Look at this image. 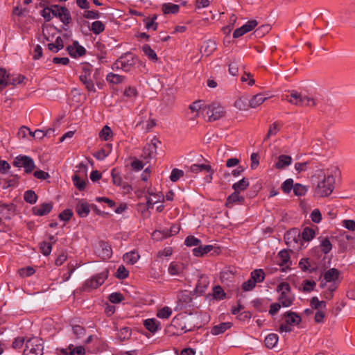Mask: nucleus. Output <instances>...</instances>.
<instances>
[{"label": "nucleus", "instance_id": "obj_42", "mask_svg": "<svg viewBox=\"0 0 355 355\" xmlns=\"http://www.w3.org/2000/svg\"><path fill=\"white\" fill-rule=\"evenodd\" d=\"M157 19V15H153L152 17H148L144 20L145 23L146 28L148 30L153 29V31H156L157 28V24L155 23V20Z\"/></svg>", "mask_w": 355, "mask_h": 355}, {"label": "nucleus", "instance_id": "obj_40", "mask_svg": "<svg viewBox=\"0 0 355 355\" xmlns=\"http://www.w3.org/2000/svg\"><path fill=\"white\" fill-rule=\"evenodd\" d=\"M72 180L74 186L78 188L80 191H83L85 189L86 187V181L80 178L78 175L75 174L72 177Z\"/></svg>", "mask_w": 355, "mask_h": 355}, {"label": "nucleus", "instance_id": "obj_17", "mask_svg": "<svg viewBox=\"0 0 355 355\" xmlns=\"http://www.w3.org/2000/svg\"><path fill=\"white\" fill-rule=\"evenodd\" d=\"M53 209V205L51 202H44L33 208V212L36 216H45L48 214Z\"/></svg>", "mask_w": 355, "mask_h": 355}, {"label": "nucleus", "instance_id": "obj_18", "mask_svg": "<svg viewBox=\"0 0 355 355\" xmlns=\"http://www.w3.org/2000/svg\"><path fill=\"white\" fill-rule=\"evenodd\" d=\"M76 211L80 217H86L90 212V205L88 202L80 200L76 206Z\"/></svg>", "mask_w": 355, "mask_h": 355}, {"label": "nucleus", "instance_id": "obj_27", "mask_svg": "<svg viewBox=\"0 0 355 355\" xmlns=\"http://www.w3.org/2000/svg\"><path fill=\"white\" fill-rule=\"evenodd\" d=\"M162 10L165 15L176 14L179 12L180 6L172 3H166L162 5Z\"/></svg>", "mask_w": 355, "mask_h": 355}, {"label": "nucleus", "instance_id": "obj_56", "mask_svg": "<svg viewBox=\"0 0 355 355\" xmlns=\"http://www.w3.org/2000/svg\"><path fill=\"white\" fill-rule=\"evenodd\" d=\"M320 247L322 252L327 254L331 250L332 245L328 239H324L322 241Z\"/></svg>", "mask_w": 355, "mask_h": 355}, {"label": "nucleus", "instance_id": "obj_35", "mask_svg": "<svg viewBox=\"0 0 355 355\" xmlns=\"http://www.w3.org/2000/svg\"><path fill=\"white\" fill-rule=\"evenodd\" d=\"M124 78V76L113 73H108L106 77L107 81L114 85H117L122 83Z\"/></svg>", "mask_w": 355, "mask_h": 355}, {"label": "nucleus", "instance_id": "obj_26", "mask_svg": "<svg viewBox=\"0 0 355 355\" xmlns=\"http://www.w3.org/2000/svg\"><path fill=\"white\" fill-rule=\"evenodd\" d=\"M139 257L138 252L133 250L123 255V261L128 264L133 265L139 260Z\"/></svg>", "mask_w": 355, "mask_h": 355}, {"label": "nucleus", "instance_id": "obj_44", "mask_svg": "<svg viewBox=\"0 0 355 355\" xmlns=\"http://www.w3.org/2000/svg\"><path fill=\"white\" fill-rule=\"evenodd\" d=\"M189 170L194 173H198L203 171H210V166L208 164H192Z\"/></svg>", "mask_w": 355, "mask_h": 355}, {"label": "nucleus", "instance_id": "obj_51", "mask_svg": "<svg viewBox=\"0 0 355 355\" xmlns=\"http://www.w3.org/2000/svg\"><path fill=\"white\" fill-rule=\"evenodd\" d=\"M9 74L4 69H0V89H4L8 85Z\"/></svg>", "mask_w": 355, "mask_h": 355}, {"label": "nucleus", "instance_id": "obj_63", "mask_svg": "<svg viewBox=\"0 0 355 355\" xmlns=\"http://www.w3.org/2000/svg\"><path fill=\"white\" fill-rule=\"evenodd\" d=\"M40 249H41L42 253L44 255L48 256L51 252L52 245H51V244H50L49 243L42 242L40 244Z\"/></svg>", "mask_w": 355, "mask_h": 355}, {"label": "nucleus", "instance_id": "obj_28", "mask_svg": "<svg viewBox=\"0 0 355 355\" xmlns=\"http://www.w3.org/2000/svg\"><path fill=\"white\" fill-rule=\"evenodd\" d=\"M310 306L312 309L319 311L325 309L327 304L325 301L320 300L318 297H313L310 300Z\"/></svg>", "mask_w": 355, "mask_h": 355}, {"label": "nucleus", "instance_id": "obj_20", "mask_svg": "<svg viewBox=\"0 0 355 355\" xmlns=\"http://www.w3.org/2000/svg\"><path fill=\"white\" fill-rule=\"evenodd\" d=\"M144 325L152 333L157 332L161 328L160 322L155 318H149L144 320Z\"/></svg>", "mask_w": 355, "mask_h": 355}, {"label": "nucleus", "instance_id": "obj_36", "mask_svg": "<svg viewBox=\"0 0 355 355\" xmlns=\"http://www.w3.org/2000/svg\"><path fill=\"white\" fill-rule=\"evenodd\" d=\"M142 51L144 52V53L148 56V58L149 59H150L151 60L154 61V62H156L158 60V58L157 56V54L155 52V51L153 49H152L150 48V46L148 44H144L143 46H142Z\"/></svg>", "mask_w": 355, "mask_h": 355}, {"label": "nucleus", "instance_id": "obj_10", "mask_svg": "<svg viewBox=\"0 0 355 355\" xmlns=\"http://www.w3.org/2000/svg\"><path fill=\"white\" fill-rule=\"evenodd\" d=\"M53 16L58 17L64 24H69L71 18L68 9L65 7L53 5Z\"/></svg>", "mask_w": 355, "mask_h": 355}, {"label": "nucleus", "instance_id": "obj_3", "mask_svg": "<svg viewBox=\"0 0 355 355\" xmlns=\"http://www.w3.org/2000/svg\"><path fill=\"white\" fill-rule=\"evenodd\" d=\"M277 291L279 293V302L284 307L290 306L294 300L295 296L291 293V288L288 283L282 282L277 287Z\"/></svg>", "mask_w": 355, "mask_h": 355}, {"label": "nucleus", "instance_id": "obj_39", "mask_svg": "<svg viewBox=\"0 0 355 355\" xmlns=\"http://www.w3.org/2000/svg\"><path fill=\"white\" fill-rule=\"evenodd\" d=\"M316 282L309 279H305L302 283V291L304 293H310L315 289Z\"/></svg>", "mask_w": 355, "mask_h": 355}, {"label": "nucleus", "instance_id": "obj_29", "mask_svg": "<svg viewBox=\"0 0 355 355\" xmlns=\"http://www.w3.org/2000/svg\"><path fill=\"white\" fill-rule=\"evenodd\" d=\"M268 97L264 96L262 94H258L252 96L250 101V105L252 108H256L262 104Z\"/></svg>", "mask_w": 355, "mask_h": 355}, {"label": "nucleus", "instance_id": "obj_50", "mask_svg": "<svg viewBox=\"0 0 355 355\" xmlns=\"http://www.w3.org/2000/svg\"><path fill=\"white\" fill-rule=\"evenodd\" d=\"M184 244L187 246H199L201 244V241L194 236H188L184 241Z\"/></svg>", "mask_w": 355, "mask_h": 355}, {"label": "nucleus", "instance_id": "obj_58", "mask_svg": "<svg viewBox=\"0 0 355 355\" xmlns=\"http://www.w3.org/2000/svg\"><path fill=\"white\" fill-rule=\"evenodd\" d=\"M203 103L202 101H197L189 105V109L195 113L194 116H198V111L202 109Z\"/></svg>", "mask_w": 355, "mask_h": 355}, {"label": "nucleus", "instance_id": "obj_31", "mask_svg": "<svg viewBox=\"0 0 355 355\" xmlns=\"http://www.w3.org/2000/svg\"><path fill=\"white\" fill-rule=\"evenodd\" d=\"M248 187V180L243 178L239 182L233 184L232 189L234 190V191L240 193L241 191L245 190Z\"/></svg>", "mask_w": 355, "mask_h": 355}, {"label": "nucleus", "instance_id": "obj_14", "mask_svg": "<svg viewBox=\"0 0 355 355\" xmlns=\"http://www.w3.org/2000/svg\"><path fill=\"white\" fill-rule=\"evenodd\" d=\"M67 51L69 54L73 58L83 56L86 53L85 49L80 45L77 41L73 42L72 45L67 46Z\"/></svg>", "mask_w": 355, "mask_h": 355}, {"label": "nucleus", "instance_id": "obj_2", "mask_svg": "<svg viewBox=\"0 0 355 355\" xmlns=\"http://www.w3.org/2000/svg\"><path fill=\"white\" fill-rule=\"evenodd\" d=\"M315 190V194L318 197H327L334 190L335 179L331 175H324L320 177Z\"/></svg>", "mask_w": 355, "mask_h": 355}, {"label": "nucleus", "instance_id": "obj_24", "mask_svg": "<svg viewBox=\"0 0 355 355\" xmlns=\"http://www.w3.org/2000/svg\"><path fill=\"white\" fill-rule=\"evenodd\" d=\"M214 249L211 245H201V244L193 250V254L196 257H202Z\"/></svg>", "mask_w": 355, "mask_h": 355}, {"label": "nucleus", "instance_id": "obj_23", "mask_svg": "<svg viewBox=\"0 0 355 355\" xmlns=\"http://www.w3.org/2000/svg\"><path fill=\"white\" fill-rule=\"evenodd\" d=\"M48 49L53 53H57L64 48L63 40L61 37H57L54 42L47 44Z\"/></svg>", "mask_w": 355, "mask_h": 355}, {"label": "nucleus", "instance_id": "obj_62", "mask_svg": "<svg viewBox=\"0 0 355 355\" xmlns=\"http://www.w3.org/2000/svg\"><path fill=\"white\" fill-rule=\"evenodd\" d=\"M255 286L256 283L254 282V280L250 278L242 284V288L244 291H252Z\"/></svg>", "mask_w": 355, "mask_h": 355}, {"label": "nucleus", "instance_id": "obj_52", "mask_svg": "<svg viewBox=\"0 0 355 355\" xmlns=\"http://www.w3.org/2000/svg\"><path fill=\"white\" fill-rule=\"evenodd\" d=\"M293 180L291 178L286 180L282 184V189L285 193H288L293 189Z\"/></svg>", "mask_w": 355, "mask_h": 355}, {"label": "nucleus", "instance_id": "obj_5", "mask_svg": "<svg viewBox=\"0 0 355 355\" xmlns=\"http://www.w3.org/2000/svg\"><path fill=\"white\" fill-rule=\"evenodd\" d=\"M108 272L105 270L87 279L83 284V291L89 292L101 286L107 277Z\"/></svg>", "mask_w": 355, "mask_h": 355}, {"label": "nucleus", "instance_id": "obj_4", "mask_svg": "<svg viewBox=\"0 0 355 355\" xmlns=\"http://www.w3.org/2000/svg\"><path fill=\"white\" fill-rule=\"evenodd\" d=\"M42 340L40 338L33 337L26 343L24 355H42Z\"/></svg>", "mask_w": 355, "mask_h": 355}, {"label": "nucleus", "instance_id": "obj_25", "mask_svg": "<svg viewBox=\"0 0 355 355\" xmlns=\"http://www.w3.org/2000/svg\"><path fill=\"white\" fill-rule=\"evenodd\" d=\"M232 327V323L230 322H222L217 325H215L212 327L211 330V333L213 335H219L220 334L224 333L226 330L230 329Z\"/></svg>", "mask_w": 355, "mask_h": 355}, {"label": "nucleus", "instance_id": "obj_32", "mask_svg": "<svg viewBox=\"0 0 355 355\" xmlns=\"http://www.w3.org/2000/svg\"><path fill=\"white\" fill-rule=\"evenodd\" d=\"M265 345L268 348L272 349L278 342V336L276 334H270L265 338Z\"/></svg>", "mask_w": 355, "mask_h": 355}, {"label": "nucleus", "instance_id": "obj_37", "mask_svg": "<svg viewBox=\"0 0 355 355\" xmlns=\"http://www.w3.org/2000/svg\"><path fill=\"white\" fill-rule=\"evenodd\" d=\"M24 199L26 202L33 205L37 200V196L33 190H28L24 194Z\"/></svg>", "mask_w": 355, "mask_h": 355}, {"label": "nucleus", "instance_id": "obj_41", "mask_svg": "<svg viewBox=\"0 0 355 355\" xmlns=\"http://www.w3.org/2000/svg\"><path fill=\"white\" fill-rule=\"evenodd\" d=\"M281 128V125L278 122L273 123L269 128V130L268 131V133L264 139V140H266L269 139L271 136H275L277 135V133L279 131Z\"/></svg>", "mask_w": 355, "mask_h": 355}, {"label": "nucleus", "instance_id": "obj_1", "mask_svg": "<svg viewBox=\"0 0 355 355\" xmlns=\"http://www.w3.org/2000/svg\"><path fill=\"white\" fill-rule=\"evenodd\" d=\"M282 100L297 106H314L315 101L312 97L306 96L296 90L289 91L282 95Z\"/></svg>", "mask_w": 355, "mask_h": 355}, {"label": "nucleus", "instance_id": "obj_43", "mask_svg": "<svg viewBox=\"0 0 355 355\" xmlns=\"http://www.w3.org/2000/svg\"><path fill=\"white\" fill-rule=\"evenodd\" d=\"M80 80L89 92H95V87L93 82L87 78L86 74L80 75Z\"/></svg>", "mask_w": 355, "mask_h": 355}, {"label": "nucleus", "instance_id": "obj_59", "mask_svg": "<svg viewBox=\"0 0 355 355\" xmlns=\"http://www.w3.org/2000/svg\"><path fill=\"white\" fill-rule=\"evenodd\" d=\"M131 336V330L128 327H123L119 332V338L121 340L128 339Z\"/></svg>", "mask_w": 355, "mask_h": 355}, {"label": "nucleus", "instance_id": "obj_38", "mask_svg": "<svg viewBox=\"0 0 355 355\" xmlns=\"http://www.w3.org/2000/svg\"><path fill=\"white\" fill-rule=\"evenodd\" d=\"M173 311L168 306H164L157 312V317L161 319H168L172 315Z\"/></svg>", "mask_w": 355, "mask_h": 355}, {"label": "nucleus", "instance_id": "obj_55", "mask_svg": "<svg viewBox=\"0 0 355 355\" xmlns=\"http://www.w3.org/2000/svg\"><path fill=\"white\" fill-rule=\"evenodd\" d=\"M25 79V77L24 76H21L20 75H17L16 76H10L9 75V77H8V85H17V84H19V83H21Z\"/></svg>", "mask_w": 355, "mask_h": 355}, {"label": "nucleus", "instance_id": "obj_16", "mask_svg": "<svg viewBox=\"0 0 355 355\" xmlns=\"http://www.w3.org/2000/svg\"><path fill=\"white\" fill-rule=\"evenodd\" d=\"M245 198L240 195V193L234 191L227 198L225 205L227 207H232L234 205L243 204Z\"/></svg>", "mask_w": 355, "mask_h": 355}, {"label": "nucleus", "instance_id": "obj_11", "mask_svg": "<svg viewBox=\"0 0 355 355\" xmlns=\"http://www.w3.org/2000/svg\"><path fill=\"white\" fill-rule=\"evenodd\" d=\"M258 23L256 20L248 21L246 24L243 25L241 27L236 28L233 33V37L238 38L243 35L244 34L251 31L254 29Z\"/></svg>", "mask_w": 355, "mask_h": 355}, {"label": "nucleus", "instance_id": "obj_13", "mask_svg": "<svg viewBox=\"0 0 355 355\" xmlns=\"http://www.w3.org/2000/svg\"><path fill=\"white\" fill-rule=\"evenodd\" d=\"M276 261L279 266L283 267V271L285 270V268H288L291 263L288 252L286 250H282L279 252L276 257Z\"/></svg>", "mask_w": 355, "mask_h": 355}, {"label": "nucleus", "instance_id": "obj_9", "mask_svg": "<svg viewBox=\"0 0 355 355\" xmlns=\"http://www.w3.org/2000/svg\"><path fill=\"white\" fill-rule=\"evenodd\" d=\"M14 165L17 167L24 168L27 173H31L35 168L33 159L26 155L17 156L14 162Z\"/></svg>", "mask_w": 355, "mask_h": 355}, {"label": "nucleus", "instance_id": "obj_6", "mask_svg": "<svg viewBox=\"0 0 355 355\" xmlns=\"http://www.w3.org/2000/svg\"><path fill=\"white\" fill-rule=\"evenodd\" d=\"M136 64V59L132 53H125L121 56L114 64L116 69H121L124 71H129Z\"/></svg>", "mask_w": 355, "mask_h": 355}, {"label": "nucleus", "instance_id": "obj_12", "mask_svg": "<svg viewBox=\"0 0 355 355\" xmlns=\"http://www.w3.org/2000/svg\"><path fill=\"white\" fill-rule=\"evenodd\" d=\"M185 266L180 261H172L168 268V272L171 276L181 277L184 272Z\"/></svg>", "mask_w": 355, "mask_h": 355}, {"label": "nucleus", "instance_id": "obj_19", "mask_svg": "<svg viewBox=\"0 0 355 355\" xmlns=\"http://www.w3.org/2000/svg\"><path fill=\"white\" fill-rule=\"evenodd\" d=\"M292 163V157L289 155H281L277 157L275 166L277 169L282 170L290 166Z\"/></svg>", "mask_w": 355, "mask_h": 355}, {"label": "nucleus", "instance_id": "obj_33", "mask_svg": "<svg viewBox=\"0 0 355 355\" xmlns=\"http://www.w3.org/2000/svg\"><path fill=\"white\" fill-rule=\"evenodd\" d=\"M89 29L93 33L98 35L105 30V25L101 21H95L92 23Z\"/></svg>", "mask_w": 355, "mask_h": 355}, {"label": "nucleus", "instance_id": "obj_46", "mask_svg": "<svg viewBox=\"0 0 355 355\" xmlns=\"http://www.w3.org/2000/svg\"><path fill=\"white\" fill-rule=\"evenodd\" d=\"M202 49L207 55H209L216 49V44L214 41L208 40L202 46Z\"/></svg>", "mask_w": 355, "mask_h": 355}, {"label": "nucleus", "instance_id": "obj_15", "mask_svg": "<svg viewBox=\"0 0 355 355\" xmlns=\"http://www.w3.org/2000/svg\"><path fill=\"white\" fill-rule=\"evenodd\" d=\"M209 284V277L205 275H202L199 277L198 283L196 286L195 291L199 295H202L205 293Z\"/></svg>", "mask_w": 355, "mask_h": 355}, {"label": "nucleus", "instance_id": "obj_8", "mask_svg": "<svg viewBox=\"0 0 355 355\" xmlns=\"http://www.w3.org/2000/svg\"><path fill=\"white\" fill-rule=\"evenodd\" d=\"M95 253L102 259H107L112 257V250L110 245L104 241H99L94 246Z\"/></svg>", "mask_w": 355, "mask_h": 355}, {"label": "nucleus", "instance_id": "obj_48", "mask_svg": "<svg viewBox=\"0 0 355 355\" xmlns=\"http://www.w3.org/2000/svg\"><path fill=\"white\" fill-rule=\"evenodd\" d=\"M112 135V131L108 125H105L99 132V137L104 141H107Z\"/></svg>", "mask_w": 355, "mask_h": 355}, {"label": "nucleus", "instance_id": "obj_22", "mask_svg": "<svg viewBox=\"0 0 355 355\" xmlns=\"http://www.w3.org/2000/svg\"><path fill=\"white\" fill-rule=\"evenodd\" d=\"M286 322L291 325L299 324L301 322V318L295 312L288 311L285 313Z\"/></svg>", "mask_w": 355, "mask_h": 355}, {"label": "nucleus", "instance_id": "obj_61", "mask_svg": "<svg viewBox=\"0 0 355 355\" xmlns=\"http://www.w3.org/2000/svg\"><path fill=\"white\" fill-rule=\"evenodd\" d=\"M124 95L132 100L137 96V91L135 87H129L124 91Z\"/></svg>", "mask_w": 355, "mask_h": 355}, {"label": "nucleus", "instance_id": "obj_54", "mask_svg": "<svg viewBox=\"0 0 355 355\" xmlns=\"http://www.w3.org/2000/svg\"><path fill=\"white\" fill-rule=\"evenodd\" d=\"M183 175H184L183 171L178 169V168H173L171 173L170 180L172 182H175Z\"/></svg>", "mask_w": 355, "mask_h": 355}, {"label": "nucleus", "instance_id": "obj_21", "mask_svg": "<svg viewBox=\"0 0 355 355\" xmlns=\"http://www.w3.org/2000/svg\"><path fill=\"white\" fill-rule=\"evenodd\" d=\"M339 271L336 268H330L324 273L323 277L326 282H337L339 277Z\"/></svg>", "mask_w": 355, "mask_h": 355}, {"label": "nucleus", "instance_id": "obj_34", "mask_svg": "<svg viewBox=\"0 0 355 355\" xmlns=\"http://www.w3.org/2000/svg\"><path fill=\"white\" fill-rule=\"evenodd\" d=\"M155 200H153L152 197H146V204L148 209L153 208V205L158 202H161L164 200V197L160 192H157V194L154 195Z\"/></svg>", "mask_w": 355, "mask_h": 355}, {"label": "nucleus", "instance_id": "obj_57", "mask_svg": "<svg viewBox=\"0 0 355 355\" xmlns=\"http://www.w3.org/2000/svg\"><path fill=\"white\" fill-rule=\"evenodd\" d=\"M73 345L69 346V354L70 355H84L85 354V349L83 347L79 346L72 349Z\"/></svg>", "mask_w": 355, "mask_h": 355}, {"label": "nucleus", "instance_id": "obj_45", "mask_svg": "<svg viewBox=\"0 0 355 355\" xmlns=\"http://www.w3.org/2000/svg\"><path fill=\"white\" fill-rule=\"evenodd\" d=\"M315 235V231L309 227H305L302 232V237L303 240L309 241L312 240Z\"/></svg>", "mask_w": 355, "mask_h": 355}, {"label": "nucleus", "instance_id": "obj_53", "mask_svg": "<svg viewBox=\"0 0 355 355\" xmlns=\"http://www.w3.org/2000/svg\"><path fill=\"white\" fill-rule=\"evenodd\" d=\"M293 192L297 196H302L306 194L307 189L305 186L301 184H295L293 187Z\"/></svg>", "mask_w": 355, "mask_h": 355}, {"label": "nucleus", "instance_id": "obj_64", "mask_svg": "<svg viewBox=\"0 0 355 355\" xmlns=\"http://www.w3.org/2000/svg\"><path fill=\"white\" fill-rule=\"evenodd\" d=\"M83 17L85 19H98L100 17V12L98 11L94 10H85L83 13Z\"/></svg>", "mask_w": 355, "mask_h": 355}, {"label": "nucleus", "instance_id": "obj_49", "mask_svg": "<svg viewBox=\"0 0 355 355\" xmlns=\"http://www.w3.org/2000/svg\"><path fill=\"white\" fill-rule=\"evenodd\" d=\"M53 5L50 7H45L42 11H41V15L44 17V19L49 21L53 18Z\"/></svg>", "mask_w": 355, "mask_h": 355}, {"label": "nucleus", "instance_id": "obj_47", "mask_svg": "<svg viewBox=\"0 0 355 355\" xmlns=\"http://www.w3.org/2000/svg\"><path fill=\"white\" fill-rule=\"evenodd\" d=\"M157 146H146L143 150V154L145 158H152L156 153Z\"/></svg>", "mask_w": 355, "mask_h": 355}, {"label": "nucleus", "instance_id": "obj_60", "mask_svg": "<svg viewBox=\"0 0 355 355\" xmlns=\"http://www.w3.org/2000/svg\"><path fill=\"white\" fill-rule=\"evenodd\" d=\"M18 273L21 277H29L35 273V270L32 267L23 268L18 270Z\"/></svg>", "mask_w": 355, "mask_h": 355}, {"label": "nucleus", "instance_id": "obj_7", "mask_svg": "<svg viewBox=\"0 0 355 355\" xmlns=\"http://www.w3.org/2000/svg\"><path fill=\"white\" fill-rule=\"evenodd\" d=\"M209 121H214L223 117L225 114V108L218 103H212L205 107Z\"/></svg>", "mask_w": 355, "mask_h": 355}, {"label": "nucleus", "instance_id": "obj_30", "mask_svg": "<svg viewBox=\"0 0 355 355\" xmlns=\"http://www.w3.org/2000/svg\"><path fill=\"white\" fill-rule=\"evenodd\" d=\"M250 278L254 280V282L261 283L264 281L265 272L262 269H256L251 272Z\"/></svg>", "mask_w": 355, "mask_h": 355}]
</instances>
